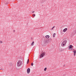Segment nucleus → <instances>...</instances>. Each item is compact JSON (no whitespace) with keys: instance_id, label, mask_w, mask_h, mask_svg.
<instances>
[{"instance_id":"1","label":"nucleus","mask_w":76,"mask_h":76,"mask_svg":"<svg viewBox=\"0 0 76 76\" xmlns=\"http://www.w3.org/2000/svg\"><path fill=\"white\" fill-rule=\"evenodd\" d=\"M67 42V41L66 40H65L62 42L61 44V46L62 47L65 46Z\"/></svg>"},{"instance_id":"2","label":"nucleus","mask_w":76,"mask_h":76,"mask_svg":"<svg viewBox=\"0 0 76 76\" xmlns=\"http://www.w3.org/2000/svg\"><path fill=\"white\" fill-rule=\"evenodd\" d=\"M22 64V61H19L17 63V66H20Z\"/></svg>"},{"instance_id":"3","label":"nucleus","mask_w":76,"mask_h":76,"mask_svg":"<svg viewBox=\"0 0 76 76\" xmlns=\"http://www.w3.org/2000/svg\"><path fill=\"white\" fill-rule=\"evenodd\" d=\"M74 47V46H73L72 45H71L69 47V49H71L70 50H74V49L73 48Z\"/></svg>"},{"instance_id":"4","label":"nucleus","mask_w":76,"mask_h":76,"mask_svg":"<svg viewBox=\"0 0 76 76\" xmlns=\"http://www.w3.org/2000/svg\"><path fill=\"white\" fill-rule=\"evenodd\" d=\"M45 53L43 52L40 55V58L43 57L45 55Z\"/></svg>"},{"instance_id":"5","label":"nucleus","mask_w":76,"mask_h":76,"mask_svg":"<svg viewBox=\"0 0 76 76\" xmlns=\"http://www.w3.org/2000/svg\"><path fill=\"white\" fill-rule=\"evenodd\" d=\"M30 72V68H28L27 70V72L28 74H29Z\"/></svg>"},{"instance_id":"6","label":"nucleus","mask_w":76,"mask_h":76,"mask_svg":"<svg viewBox=\"0 0 76 76\" xmlns=\"http://www.w3.org/2000/svg\"><path fill=\"white\" fill-rule=\"evenodd\" d=\"M73 51L74 53V54H73L74 55V56H75L76 55V50H75Z\"/></svg>"},{"instance_id":"7","label":"nucleus","mask_w":76,"mask_h":76,"mask_svg":"<svg viewBox=\"0 0 76 76\" xmlns=\"http://www.w3.org/2000/svg\"><path fill=\"white\" fill-rule=\"evenodd\" d=\"M67 30V28H65L63 30V31L64 32H66Z\"/></svg>"},{"instance_id":"8","label":"nucleus","mask_w":76,"mask_h":76,"mask_svg":"<svg viewBox=\"0 0 76 76\" xmlns=\"http://www.w3.org/2000/svg\"><path fill=\"white\" fill-rule=\"evenodd\" d=\"M45 37L46 38L48 39L49 38L50 36H49L48 35H47V36H45Z\"/></svg>"},{"instance_id":"9","label":"nucleus","mask_w":76,"mask_h":76,"mask_svg":"<svg viewBox=\"0 0 76 76\" xmlns=\"http://www.w3.org/2000/svg\"><path fill=\"white\" fill-rule=\"evenodd\" d=\"M34 41L32 42L31 45L33 46L34 45Z\"/></svg>"},{"instance_id":"10","label":"nucleus","mask_w":76,"mask_h":76,"mask_svg":"<svg viewBox=\"0 0 76 76\" xmlns=\"http://www.w3.org/2000/svg\"><path fill=\"white\" fill-rule=\"evenodd\" d=\"M56 35V33H54L53 34V37H55V36Z\"/></svg>"},{"instance_id":"11","label":"nucleus","mask_w":76,"mask_h":76,"mask_svg":"<svg viewBox=\"0 0 76 76\" xmlns=\"http://www.w3.org/2000/svg\"><path fill=\"white\" fill-rule=\"evenodd\" d=\"M59 51L60 52H62L63 51V50L62 49H60L59 50Z\"/></svg>"},{"instance_id":"12","label":"nucleus","mask_w":76,"mask_h":76,"mask_svg":"<svg viewBox=\"0 0 76 76\" xmlns=\"http://www.w3.org/2000/svg\"><path fill=\"white\" fill-rule=\"evenodd\" d=\"M47 68H45L44 69V70L46 71L47 70Z\"/></svg>"},{"instance_id":"13","label":"nucleus","mask_w":76,"mask_h":76,"mask_svg":"<svg viewBox=\"0 0 76 76\" xmlns=\"http://www.w3.org/2000/svg\"><path fill=\"white\" fill-rule=\"evenodd\" d=\"M34 65V64L33 63H31V65L32 66H33Z\"/></svg>"},{"instance_id":"14","label":"nucleus","mask_w":76,"mask_h":76,"mask_svg":"<svg viewBox=\"0 0 76 76\" xmlns=\"http://www.w3.org/2000/svg\"><path fill=\"white\" fill-rule=\"evenodd\" d=\"M29 59H28V61H27V64H28V63L29 62Z\"/></svg>"},{"instance_id":"15","label":"nucleus","mask_w":76,"mask_h":76,"mask_svg":"<svg viewBox=\"0 0 76 76\" xmlns=\"http://www.w3.org/2000/svg\"><path fill=\"white\" fill-rule=\"evenodd\" d=\"M32 16L33 17H35V14H33L32 15Z\"/></svg>"},{"instance_id":"16","label":"nucleus","mask_w":76,"mask_h":76,"mask_svg":"<svg viewBox=\"0 0 76 76\" xmlns=\"http://www.w3.org/2000/svg\"><path fill=\"white\" fill-rule=\"evenodd\" d=\"M0 43H3V42L2 41H0Z\"/></svg>"},{"instance_id":"17","label":"nucleus","mask_w":76,"mask_h":76,"mask_svg":"<svg viewBox=\"0 0 76 76\" xmlns=\"http://www.w3.org/2000/svg\"><path fill=\"white\" fill-rule=\"evenodd\" d=\"M75 33H76V30H75Z\"/></svg>"},{"instance_id":"18","label":"nucleus","mask_w":76,"mask_h":76,"mask_svg":"<svg viewBox=\"0 0 76 76\" xmlns=\"http://www.w3.org/2000/svg\"><path fill=\"white\" fill-rule=\"evenodd\" d=\"M55 27V26H53V27H52L53 28H54Z\"/></svg>"},{"instance_id":"19","label":"nucleus","mask_w":76,"mask_h":76,"mask_svg":"<svg viewBox=\"0 0 76 76\" xmlns=\"http://www.w3.org/2000/svg\"><path fill=\"white\" fill-rule=\"evenodd\" d=\"M13 31L14 32H15V30H14V31Z\"/></svg>"},{"instance_id":"20","label":"nucleus","mask_w":76,"mask_h":76,"mask_svg":"<svg viewBox=\"0 0 76 76\" xmlns=\"http://www.w3.org/2000/svg\"><path fill=\"white\" fill-rule=\"evenodd\" d=\"M53 28H52V30H53Z\"/></svg>"},{"instance_id":"21","label":"nucleus","mask_w":76,"mask_h":76,"mask_svg":"<svg viewBox=\"0 0 76 76\" xmlns=\"http://www.w3.org/2000/svg\"><path fill=\"white\" fill-rule=\"evenodd\" d=\"M1 69V70H3V69Z\"/></svg>"},{"instance_id":"22","label":"nucleus","mask_w":76,"mask_h":76,"mask_svg":"<svg viewBox=\"0 0 76 76\" xmlns=\"http://www.w3.org/2000/svg\"><path fill=\"white\" fill-rule=\"evenodd\" d=\"M64 66H65V64H64Z\"/></svg>"},{"instance_id":"23","label":"nucleus","mask_w":76,"mask_h":76,"mask_svg":"<svg viewBox=\"0 0 76 76\" xmlns=\"http://www.w3.org/2000/svg\"><path fill=\"white\" fill-rule=\"evenodd\" d=\"M34 12V11L33 12Z\"/></svg>"}]
</instances>
